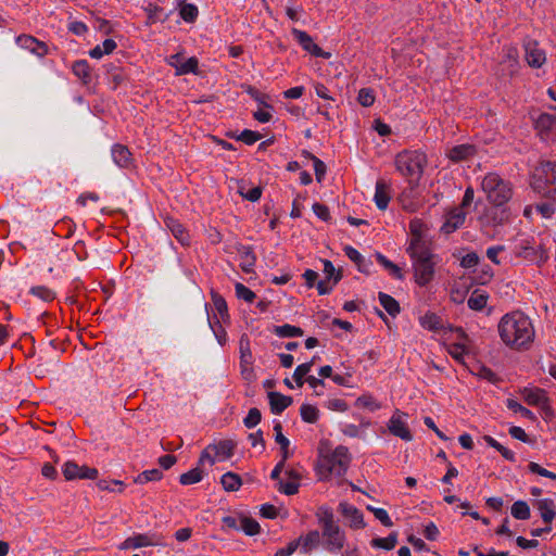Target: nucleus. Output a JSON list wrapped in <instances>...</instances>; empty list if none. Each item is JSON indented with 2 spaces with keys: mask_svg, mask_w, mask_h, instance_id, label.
<instances>
[{
  "mask_svg": "<svg viewBox=\"0 0 556 556\" xmlns=\"http://www.w3.org/2000/svg\"><path fill=\"white\" fill-rule=\"evenodd\" d=\"M497 328L502 341L513 350L526 351L534 340L535 331L532 321L521 311L505 314Z\"/></svg>",
  "mask_w": 556,
  "mask_h": 556,
  "instance_id": "obj_1",
  "label": "nucleus"
},
{
  "mask_svg": "<svg viewBox=\"0 0 556 556\" xmlns=\"http://www.w3.org/2000/svg\"><path fill=\"white\" fill-rule=\"evenodd\" d=\"M318 523L321 527L324 547L330 553H336L344 547L345 533L334 521V515L330 507H319L316 513Z\"/></svg>",
  "mask_w": 556,
  "mask_h": 556,
  "instance_id": "obj_2",
  "label": "nucleus"
},
{
  "mask_svg": "<svg viewBox=\"0 0 556 556\" xmlns=\"http://www.w3.org/2000/svg\"><path fill=\"white\" fill-rule=\"evenodd\" d=\"M426 166L427 156L418 151H402L395 156V167L407 178L412 189L419 186Z\"/></svg>",
  "mask_w": 556,
  "mask_h": 556,
  "instance_id": "obj_3",
  "label": "nucleus"
},
{
  "mask_svg": "<svg viewBox=\"0 0 556 556\" xmlns=\"http://www.w3.org/2000/svg\"><path fill=\"white\" fill-rule=\"evenodd\" d=\"M482 190L486 193L488 200L494 206H502L507 203L513 195L510 184L503 180L496 174H488L481 184Z\"/></svg>",
  "mask_w": 556,
  "mask_h": 556,
  "instance_id": "obj_4",
  "label": "nucleus"
},
{
  "mask_svg": "<svg viewBox=\"0 0 556 556\" xmlns=\"http://www.w3.org/2000/svg\"><path fill=\"white\" fill-rule=\"evenodd\" d=\"M413 261L414 280L419 287H426L434 277V254L429 248L415 250Z\"/></svg>",
  "mask_w": 556,
  "mask_h": 556,
  "instance_id": "obj_5",
  "label": "nucleus"
},
{
  "mask_svg": "<svg viewBox=\"0 0 556 556\" xmlns=\"http://www.w3.org/2000/svg\"><path fill=\"white\" fill-rule=\"evenodd\" d=\"M534 177L536 179L534 189L542 192L544 197L556 200V163L542 162L535 169Z\"/></svg>",
  "mask_w": 556,
  "mask_h": 556,
  "instance_id": "obj_6",
  "label": "nucleus"
},
{
  "mask_svg": "<svg viewBox=\"0 0 556 556\" xmlns=\"http://www.w3.org/2000/svg\"><path fill=\"white\" fill-rule=\"evenodd\" d=\"M351 463V456L349 448L344 445L337 446L333 452L325 456L319 462L320 471H325L327 475L334 473L338 477L345 475L349 465Z\"/></svg>",
  "mask_w": 556,
  "mask_h": 556,
  "instance_id": "obj_7",
  "label": "nucleus"
},
{
  "mask_svg": "<svg viewBox=\"0 0 556 556\" xmlns=\"http://www.w3.org/2000/svg\"><path fill=\"white\" fill-rule=\"evenodd\" d=\"M514 253L517 257H521L528 262L540 264L545 260V251L541 244L535 245L529 240H521L514 247Z\"/></svg>",
  "mask_w": 556,
  "mask_h": 556,
  "instance_id": "obj_8",
  "label": "nucleus"
},
{
  "mask_svg": "<svg viewBox=\"0 0 556 556\" xmlns=\"http://www.w3.org/2000/svg\"><path fill=\"white\" fill-rule=\"evenodd\" d=\"M291 34L303 48V50L307 51L316 58L330 59L331 53L324 51L318 45H316L313 38L306 31L292 28Z\"/></svg>",
  "mask_w": 556,
  "mask_h": 556,
  "instance_id": "obj_9",
  "label": "nucleus"
},
{
  "mask_svg": "<svg viewBox=\"0 0 556 556\" xmlns=\"http://www.w3.org/2000/svg\"><path fill=\"white\" fill-rule=\"evenodd\" d=\"M426 228V225L422 223V220L418 218H414L409 223V230L412 233L410 242L406 249V252L409 256H415V250L420 249H427L429 248L424 240V230Z\"/></svg>",
  "mask_w": 556,
  "mask_h": 556,
  "instance_id": "obj_10",
  "label": "nucleus"
},
{
  "mask_svg": "<svg viewBox=\"0 0 556 556\" xmlns=\"http://www.w3.org/2000/svg\"><path fill=\"white\" fill-rule=\"evenodd\" d=\"M525 52H526V60L529 66L539 68L541 67L545 60V52L538 48V42L532 39L525 40L523 43Z\"/></svg>",
  "mask_w": 556,
  "mask_h": 556,
  "instance_id": "obj_11",
  "label": "nucleus"
},
{
  "mask_svg": "<svg viewBox=\"0 0 556 556\" xmlns=\"http://www.w3.org/2000/svg\"><path fill=\"white\" fill-rule=\"evenodd\" d=\"M338 510L342 514V516L350 519L351 528L364 529L366 527L362 511L355 506H352L345 502H341L338 506Z\"/></svg>",
  "mask_w": 556,
  "mask_h": 556,
  "instance_id": "obj_12",
  "label": "nucleus"
},
{
  "mask_svg": "<svg viewBox=\"0 0 556 556\" xmlns=\"http://www.w3.org/2000/svg\"><path fill=\"white\" fill-rule=\"evenodd\" d=\"M477 153V148L473 144H458L451 148L446 156L453 162V163H459L463 161H467Z\"/></svg>",
  "mask_w": 556,
  "mask_h": 556,
  "instance_id": "obj_13",
  "label": "nucleus"
},
{
  "mask_svg": "<svg viewBox=\"0 0 556 556\" xmlns=\"http://www.w3.org/2000/svg\"><path fill=\"white\" fill-rule=\"evenodd\" d=\"M267 397L269 400L270 412L275 415H280L293 402L291 396L283 395L277 391H269Z\"/></svg>",
  "mask_w": 556,
  "mask_h": 556,
  "instance_id": "obj_14",
  "label": "nucleus"
},
{
  "mask_svg": "<svg viewBox=\"0 0 556 556\" xmlns=\"http://www.w3.org/2000/svg\"><path fill=\"white\" fill-rule=\"evenodd\" d=\"M466 218V213L460 208H454L447 215L445 223L441 227V231L445 235H450L458 229L464 223Z\"/></svg>",
  "mask_w": 556,
  "mask_h": 556,
  "instance_id": "obj_15",
  "label": "nucleus"
},
{
  "mask_svg": "<svg viewBox=\"0 0 556 556\" xmlns=\"http://www.w3.org/2000/svg\"><path fill=\"white\" fill-rule=\"evenodd\" d=\"M17 42L21 45V47L28 49L30 52L37 54L38 56H45L48 53L47 45L33 36L21 35L17 37Z\"/></svg>",
  "mask_w": 556,
  "mask_h": 556,
  "instance_id": "obj_16",
  "label": "nucleus"
},
{
  "mask_svg": "<svg viewBox=\"0 0 556 556\" xmlns=\"http://www.w3.org/2000/svg\"><path fill=\"white\" fill-rule=\"evenodd\" d=\"M166 227L170 230L173 236L182 244H190V236L182 224H180L177 219L167 216L164 219Z\"/></svg>",
  "mask_w": 556,
  "mask_h": 556,
  "instance_id": "obj_17",
  "label": "nucleus"
},
{
  "mask_svg": "<svg viewBox=\"0 0 556 556\" xmlns=\"http://www.w3.org/2000/svg\"><path fill=\"white\" fill-rule=\"evenodd\" d=\"M236 250L243 260V262L240 265L241 269L247 274L252 273L256 263V256L253 252L252 247L238 244Z\"/></svg>",
  "mask_w": 556,
  "mask_h": 556,
  "instance_id": "obj_18",
  "label": "nucleus"
},
{
  "mask_svg": "<svg viewBox=\"0 0 556 556\" xmlns=\"http://www.w3.org/2000/svg\"><path fill=\"white\" fill-rule=\"evenodd\" d=\"M153 545H156V542H153L148 534L139 533L134 536L127 538L124 542L119 544L118 548L124 551L128 548H140Z\"/></svg>",
  "mask_w": 556,
  "mask_h": 556,
  "instance_id": "obj_19",
  "label": "nucleus"
},
{
  "mask_svg": "<svg viewBox=\"0 0 556 556\" xmlns=\"http://www.w3.org/2000/svg\"><path fill=\"white\" fill-rule=\"evenodd\" d=\"M112 157L114 163L123 168L129 167L132 162L131 153L128 148L119 143L113 146Z\"/></svg>",
  "mask_w": 556,
  "mask_h": 556,
  "instance_id": "obj_20",
  "label": "nucleus"
},
{
  "mask_svg": "<svg viewBox=\"0 0 556 556\" xmlns=\"http://www.w3.org/2000/svg\"><path fill=\"white\" fill-rule=\"evenodd\" d=\"M389 431L394 435L399 437L404 441H412L413 435L407 428V426L400 419V417H396L393 415L388 424Z\"/></svg>",
  "mask_w": 556,
  "mask_h": 556,
  "instance_id": "obj_21",
  "label": "nucleus"
},
{
  "mask_svg": "<svg viewBox=\"0 0 556 556\" xmlns=\"http://www.w3.org/2000/svg\"><path fill=\"white\" fill-rule=\"evenodd\" d=\"M374 200L379 210L384 211L388 207L391 197L389 186L384 180L377 181Z\"/></svg>",
  "mask_w": 556,
  "mask_h": 556,
  "instance_id": "obj_22",
  "label": "nucleus"
},
{
  "mask_svg": "<svg viewBox=\"0 0 556 556\" xmlns=\"http://www.w3.org/2000/svg\"><path fill=\"white\" fill-rule=\"evenodd\" d=\"M420 326L430 331H440L445 329V325L435 313L427 312L419 318Z\"/></svg>",
  "mask_w": 556,
  "mask_h": 556,
  "instance_id": "obj_23",
  "label": "nucleus"
},
{
  "mask_svg": "<svg viewBox=\"0 0 556 556\" xmlns=\"http://www.w3.org/2000/svg\"><path fill=\"white\" fill-rule=\"evenodd\" d=\"M541 513V518L545 523H551L556 516L555 503L552 498L539 500L535 503Z\"/></svg>",
  "mask_w": 556,
  "mask_h": 556,
  "instance_id": "obj_24",
  "label": "nucleus"
},
{
  "mask_svg": "<svg viewBox=\"0 0 556 556\" xmlns=\"http://www.w3.org/2000/svg\"><path fill=\"white\" fill-rule=\"evenodd\" d=\"M523 400L532 406H538L543 403L547 404L548 399L545 396V391L542 389H528L522 391Z\"/></svg>",
  "mask_w": 556,
  "mask_h": 556,
  "instance_id": "obj_25",
  "label": "nucleus"
},
{
  "mask_svg": "<svg viewBox=\"0 0 556 556\" xmlns=\"http://www.w3.org/2000/svg\"><path fill=\"white\" fill-rule=\"evenodd\" d=\"M378 299L381 304V306L387 311V313L392 316L396 317L401 312L400 303L391 295L379 292Z\"/></svg>",
  "mask_w": 556,
  "mask_h": 556,
  "instance_id": "obj_26",
  "label": "nucleus"
},
{
  "mask_svg": "<svg viewBox=\"0 0 556 556\" xmlns=\"http://www.w3.org/2000/svg\"><path fill=\"white\" fill-rule=\"evenodd\" d=\"M220 483L226 492H235L242 485V479L238 473L228 471L222 476Z\"/></svg>",
  "mask_w": 556,
  "mask_h": 556,
  "instance_id": "obj_27",
  "label": "nucleus"
},
{
  "mask_svg": "<svg viewBox=\"0 0 556 556\" xmlns=\"http://www.w3.org/2000/svg\"><path fill=\"white\" fill-rule=\"evenodd\" d=\"M73 73L83 81L84 85L91 83L90 66L86 60L75 61L72 65Z\"/></svg>",
  "mask_w": 556,
  "mask_h": 556,
  "instance_id": "obj_28",
  "label": "nucleus"
},
{
  "mask_svg": "<svg viewBox=\"0 0 556 556\" xmlns=\"http://www.w3.org/2000/svg\"><path fill=\"white\" fill-rule=\"evenodd\" d=\"M296 540H301L300 546L302 553H307L312 548L317 547L320 543V533L317 530L309 531L305 536H300Z\"/></svg>",
  "mask_w": 556,
  "mask_h": 556,
  "instance_id": "obj_29",
  "label": "nucleus"
},
{
  "mask_svg": "<svg viewBox=\"0 0 556 556\" xmlns=\"http://www.w3.org/2000/svg\"><path fill=\"white\" fill-rule=\"evenodd\" d=\"M274 431H275V441L280 446L281 457L283 459H288L291 454L289 452V440L286 438L282 433V425L280 422H276L274 425Z\"/></svg>",
  "mask_w": 556,
  "mask_h": 556,
  "instance_id": "obj_30",
  "label": "nucleus"
},
{
  "mask_svg": "<svg viewBox=\"0 0 556 556\" xmlns=\"http://www.w3.org/2000/svg\"><path fill=\"white\" fill-rule=\"evenodd\" d=\"M489 295L484 291L476 289L467 301V305L472 311H482L488 302Z\"/></svg>",
  "mask_w": 556,
  "mask_h": 556,
  "instance_id": "obj_31",
  "label": "nucleus"
},
{
  "mask_svg": "<svg viewBox=\"0 0 556 556\" xmlns=\"http://www.w3.org/2000/svg\"><path fill=\"white\" fill-rule=\"evenodd\" d=\"M375 256H376L377 262L381 266H383L390 273V275H392L395 279H399V280L404 279V274H403L402 269L396 264H394L393 262L388 260L380 252H376Z\"/></svg>",
  "mask_w": 556,
  "mask_h": 556,
  "instance_id": "obj_32",
  "label": "nucleus"
},
{
  "mask_svg": "<svg viewBox=\"0 0 556 556\" xmlns=\"http://www.w3.org/2000/svg\"><path fill=\"white\" fill-rule=\"evenodd\" d=\"M397 544V532H391L387 538L372 539L370 545L375 548L392 551Z\"/></svg>",
  "mask_w": 556,
  "mask_h": 556,
  "instance_id": "obj_33",
  "label": "nucleus"
},
{
  "mask_svg": "<svg viewBox=\"0 0 556 556\" xmlns=\"http://www.w3.org/2000/svg\"><path fill=\"white\" fill-rule=\"evenodd\" d=\"M179 15L187 23H193L199 14L198 8L192 3H186V0H179Z\"/></svg>",
  "mask_w": 556,
  "mask_h": 556,
  "instance_id": "obj_34",
  "label": "nucleus"
},
{
  "mask_svg": "<svg viewBox=\"0 0 556 556\" xmlns=\"http://www.w3.org/2000/svg\"><path fill=\"white\" fill-rule=\"evenodd\" d=\"M535 128L540 132H551L556 128V116L542 113L535 121Z\"/></svg>",
  "mask_w": 556,
  "mask_h": 556,
  "instance_id": "obj_35",
  "label": "nucleus"
},
{
  "mask_svg": "<svg viewBox=\"0 0 556 556\" xmlns=\"http://www.w3.org/2000/svg\"><path fill=\"white\" fill-rule=\"evenodd\" d=\"M345 255L357 266V269L361 273L368 274V269L366 267L365 258L362 256V254L353 247L345 245L343 249Z\"/></svg>",
  "mask_w": 556,
  "mask_h": 556,
  "instance_id": "obj_36",
  "label": "nucleus"
},
{
  "mask_svg": "<svg viewBox=\"0 0 556 556\" xmlns=\"http://www.w3.org/2000/svg\"><path fill=\"white\" fill-rule=\"evenodd\" d=\"M250 344L251 343L249 336L247 333H243L239 340L240 363L252 364L253 356Z\"/></svg>",
  "mask_w": 556,
  "mask_h": 556,
  "instance_id": "obj_37",
  "label": "nucleus"
},
{
  "mask_svg": "<svg viewBox=\"0 0 556 556\" xmlns=\"http://www.w3.org/2000/svg\"><path fill=\"white\" fill-rule=\"evenodd\" d=\"M510 511L511 516L518 520H528L531 517V510L526 501H516Z\"/></svg>",
  "mask_w": 556,
  "mask_h": 556,
  "instance_id": "obj_38",
  "label": "nucleus"
},
{
  "mask_svg": "<svg viewBox=\"0 0 556 556\" xmlns=\"http://www.w3.org/2000/svg\"><path fill=\"white\" fill-rule=\"evenodd\" d=\"M203 479V470L200 467H195L179 476V483L182 485H191L200 482Z\"/></svg>",
  "mask_w": 556,
  "mask_h": 556,
  "instance_id": "obj_39",
  "label": "nucleus"
},
{
  "mask_svg": "<svg viewBox=\"0 0 556 556\" xmlns=\"http://www.w3.org/2000/svg\"><path fill=\"white\" fill-rule=\"evenodd\" d=\"M169 64L176 68L177 75H185L189 73H197L199 62L195 56H191L179 65L174 62H169Z\"/></svg>",
  "mask_w": 556,
  "mask_h": 556,
  "instance_id": "obj_40",
  "label": "nucleus"
},
{
  "mask_svg": "<svg viewBox=\"0 0 556 556\" xmlns=\"http://www.w3.org/2000/svg\"><path fill=\"white\" fill-rule=\"evenodd\" d=\"M274 332L280 338L302 337L304 333L302 328L289 324L276 326Z\"/></svg>",
  "mask_w": 556,
  "mask_h": 556,
  "instance_id": "obj_41",
  "label": "nucleus"
},
{
  "mask_svg": "<svg viewBox=\"0 0 556 556\" xmlns=\"http://www.w3.org/2000/svg\"><path fill=\"white\" fill-rule=\"evenodd\" d=\"M208 448H213L216 454H223L226 458H229L233 455V451L236 448V442L232 440H223L217 444H210Z\"/></svg>",
  "mask_w": 556,
  "mask_h": 556,
  "instance_id": "obj_42",
  "label": "nucleus"
},
{
  "mask_svg": "<svg viewBox=\"0 0 556 556\" xmlns=\"http://www.w3.org/2000/svg\"><path fill=\"white\" fill-rule=\"evenodd\" d=\"M239 530H242L249 536H254L261 532V526L252 517L242 516Z\"/></svg>",
  "mask_w": 556,
  "mask_h": 556,
  "instance_id": "obj_43",
  "label": "nucleus"
},
{
  "mask_svg": "<svg viewBox=\"0 0 556 556\" xmlns=\"http://www.w3.org/2000/svg\"><path fill=\"white\" fill-rule=\"evenodd\" d=\"M300 415L303 421L307 424H315L319 418V410L314 405L302 404L300 407Z\"/></svg>",
  "mask_w": 556,
  "mask_h": 556,
  "instance_id": "obj_44",
  "label": "nucleus"
},
{
  "mask_svg": "<svg viewBox=\"0 0 556 556\" xmlns=\"http://www.w3.org/2000/svg\"><path fill=\"white\" fill-rule=\"evenodd\" d=\"M163 478V472L160 469L144 470L134 478V482L137 484H144L150 481H160Z\"/></svg>",
  "mask_w": 556,
  "mask_h": 556,
  "instance_id": "obj_45",
  "label": "nucleus"
},
{
  "mask_svg": "<svg viewBox=\"0 0 556 556\" xmlns=\"http://www.w3.org/2000/svg\"><path fill=\"white\" fill-rule=\"evenodd\" d=\"M314 365V359L300 364L293 371V379L298 387H302L304 383V377L311 371Z\"/></svg>",
  "mask_w": 556,
  "mask_h": 556,
  "instance_id": "obj_46",
  "label": "nucleus"
},
{
  "mask_svg": "<svg viewBox=\"0 0 556 556\" xmlns=\"http://www.w3.org/2000/svg\"><path fill=\"white\" fill-rule=\"evenodd\" d=\"M62 472L67 481L79 479L80 466L73 460H68L63 465Z\"/></svg>",
  "mask_w": 556,
  "mask_h": 556,
  "instance_id": "obj_47",
  "label": "nucleus"
},
{
  "mask_svg": "<svg viewBox=\"0 0 556 556\" xmlns=\"http://www.w3.org/2000/svg\"><path fill=\"white\" fill-rule=\"evenodd\" d=\"M211 298H212V302L215 306V309L220 315V317L223 319L225 316L228 317V307H227L226 300L218 292H216L214 290L211 291Z\"/></svg>",
  "mask_w": 556,
  "mask_h": 556,
  "instance_id": "obj_48",
  "label": "nucleus"
},
{
  "mask_svg": "<svg viewBox=\"0 0 556 556\" xmlns=\"http://www.w3.org/2000/svg\"><path fill=\"white\" fill-rule=\"evenodd\" d=\"M450 355L457 362L464 364V355L468 353L467 346L463 342H456L448 346Z\"/></svg>",
  "mask_w": 556,
  "mask_h": 556,
  "instance_id": "obj_49",
  "label": "nucleus"
},
{
  "mask_svg": "<svg viewBox=\"0 0 556 556\" xmlns=\"http://www.w3.org/2000/svg\"><path fill=\"white\" fill-rule=\"evenodd\" d=\"M29 292L45 302H51L55 299V292L45 286L33 287Z\"/></svg>",
  "mask_w": 556,
  "mask_h": 556,
  "instance_id": "obj_50",
  "label": "nucleus"
},
{
  "mask_svg": "<svg viewBox=\"0 0 556 556\" xmlns=\"http://www.w3.org/2000/svg\"><path fill=\"white\" fill-rule=\"evenodd\" d=\"M476 369V375L478 377L485 379L491 383H497L501 380L491 368L486 367L483 364L478 363Z\"/></svg>",
  "mask_w": 556,
  "mask_h": 556,
  "instance_id": "obj_51",
  "label": "nucleus"
},
{
  "mask_svg": "<svg viewBox=\"0 0 556 556\" xmlns=\"http://www.w3.org/2000/svg\"><path fill=\"white\" fill-rule=\"evenodd\" d=\"M235 290L237 298L245 302L252 303L256 298V294L241 282L236 283Z\"/></svg>",
  "mask_w": 556,
  "mask_h": 556,
  "instance_id": "obj_52",
  "label": "nucleus"
},
{
  "mask_svg": "<svg viewBox=\"0 0 556 556\" xmlns=\"http://www.w3.org/2000/svg\"><path fill=\"white\" fill-rule=\"evenodd\" d=\"M494 273L490 265H484L473 277L477 285H486L493 278Z\"/></svg>",
  "mask_w": 556,
  "mask_h": 556,
  "instance_id": "obj_53",
  "label": "nucleus"
},
{
  "mask_svg": "<svg viewBox=\"0 0 556 556\" xmlns=\"http://www.w3.org/2000/svg\"><path fill=\"white\" fill-rule=\"evenodd\" d=\"M507 407L515 413H520L525 418H528L530 420L535 419V415L530 409L522 406L520 403L513 399L507 400Z\"/></svg>",
  "mask_w": 556,
  "mask_h": 556,
  "instance_id": "obj_54",
  "label": "nucleus"
},
{
  "mask_svg": "<svg viewBox=\"0 0 556 556\" xmlns=\"http://www.w3.org/2000/svg\"><path fill=\"white\" fill-rule=\"evenodd\" d=\"M261 419H262L261 410L256 407H252V408H250L247 417L243 419V425L247 428L252 429L261 422Z\"/></svg>",
  "mask_w": 556,
  "mask_h": 556,
  "instance_id": "obj_55",
  "label": "nucleus"
},
{
  "mask_svg": "<svg viewBox=\"0 0 556 556\" xmlns=\"http://www.w3.org/2000/svg\"><path fill=\"white\" fill-rule=\"evenodd\" d=\"M367 510L371 511L375 517L384 526V527H392L393 522L391 518L389 517V514L383 508H376L370 505H367Z\"/></svg>",
  "mask_w": 556,
  "mask_h": 556,
  "instance_id": "obj_56",
  "label": "nucleus"
},
{
  "mask_svg": "<svg viewBox=\"0 0 556 556\" xmlns=\"http://www.w3.org/2000/svg\"><path fill=\"white\" fill-rule=\"evenodd\" d=\"M357 101L365 108L371 106L375 102L374 90L370 88H362L358 91Z\"/></svg>",
  "mask_w": 556,
  "mask_h": 556,
  "instance_id": "obj_57",
  "label": "nucleus"
},
{
  "mask_svg": "<svg viewBox=\"0 0 556 556\" xmlns=\"http://www.w3.org/2000/svg\"><path fill=\"white\" fill-rule=\"evenodd\" d=\"M355 405L363 408H368L370 410H376L380 408V404L376 403L374 397L368 394H364L356 399Z\"/></svg>",
  "mask_w": 556,
  "mask_h": 556,
  "instance_id": "obj_58",
  "label": "nucleus"
},
{
  "mask_svg": "<svg viewBox=\"0 0 556 556\" xmlns=\"http://www.w3.org/2000/svg\"><path fill=\"white\" fill-rule=\"evenodd\" d=\"M261 137V134L257 131L244 129L240 135L236 137V139L244 142L248 146H251L260 140Z\"/></svg>",
  "mask_w": 556,
  "mask_h": 556,
  "instance_id": "obj_59",
  "label": "nucleus"
},
{
  "mask_svg": "<svg viewBox=\"0 0 556 556\" xmlns=\"http://www.w3.org/2000/svg\"><path fill=\"white\" fill-rule=\"evenodd\" d=\"M528 469L532 473H535V475H539V476H542V477H545V478H548V479H552V480H556V473L555 472L549 471V470L541 467L538 463L530 462L529 465H528Z\"/></svg>",
  "mask_w": 556,
  "mask_h": 556,
  "instance_id": "obj_60",
  "label": "nucleus"
},
{
  "mask_svg": "<svg viewBox=\"0 0 556 556\" xmlns=\"http://www.w3.org/2000/svg\"><path fill=\"white\" fill-rule=\"evenodd\" d=\"M508 433L511 438L519 440L523 443H532L533 440L530 439V437L526 433V431L518 426H513L509 428Z\"/></svg>",
  "mask_w": 556,
  "mask_h": 556,
  "instance_id": "obj_61",
  "label": "nucleus"
},
{
  "mask_svg": "<svg viewBox=\"0 0 556 556\" xmlns=\"http://www.w3.org/2000/svg\"><path fill=\"white\" fill-rule=\"evenodd\" d=\"M278 490L286 495H294L299 492L300 483L298 481H291L285 483L282 480H279Z\"/></svg>",
  "mask_w": 556,
  "mask_h": 556,
  "instance_id": "obj_62",
  "label": "nucleus"
},
{
  "mask_svg": "<svg viewBox=\"0 0 556 556\" xmlns=\"http://www.w3.org/2000/svg\"><path fill=\"white\" fill-rule=\"evenodd\" d=\"M312 208L315 215L321 220L329 222L331 219V215L327 205L316 202L313 204Z\"/></svg>",
  "mask_w": 556,
  "mask_h": 556,
  "instance_id": "obj_63",
  "label": "nucleus"
},
{
  "mask_svg": "<svg viewBox=\"0 0 556 556\" xmlns=\"http://www.w3.org/2000/svg\"><path fill=\"white\" fill-rule=\"evenodd\" d=\"M536 212H539L544 218H551L555 213V207L549 202H541L534 205Z\"/></svg>",
  "mask_w": 556,
  "mask_h": 556,
  "instance_id": "obj_64",
  "label": "nucleus"
}]
</instances>
